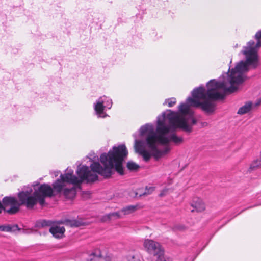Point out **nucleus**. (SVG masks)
Returning a JSON list of instances; mask_svg holds the SVG:
<instances>
[{"label":"nucleus","mask_w":261,"mask_h":261,"mask_svg":"<svg viewBox=\"0 0 261 261\" xmlns=\"http://www.w3.org/2000/svg\"><path fill=\"white\" fill-rule=\"evenodd\" d=\"M257 42L249 41L240 53L244 60L239 62L235 67L219 81L210 80L207 84V91L203 86H199L192 91V97L187 98L185 103L178 106L179 112H175V130L180 128L185 132H192V126L196 123L193 117V107H200L204 111L211 113L214 111V101L223 98L226 93H232L247 78L246 73L259 65L258 50L261 46V30L255 34Z\"/></svg>","instance_id":"f257e3e1"},{"label":"nucleus","mask_w":261,"mask_h":261,"mask_svg":"<svg viewBox=\"0 0 261 261\" xmlns=\"http://www.w3.org/2000/svg\"><path fill=\"white\" fill-rule=\"evenodd\" d=\"M127 154L125 145L114 146L108 153H103L100 156L102 165L98 162H93L90 166L91 170L85 165L78 166L76 173L79 177L73 174L72 169L68 168L64 174H61L60 179L53 184L54 190L58 193H62L66 198L72 199L76 194L74 186H80L84 181L87 182L96 181L98 179L97 174L108 178L115 170L122 175V163Z\"/></svg>","instance_id":"f03ea898"},{"label":"nucleus","mask_w":261,"mask_h":261,"mask_svg":"<svg viewBox=\"0 0 261 261\" xmlns=\"http://www.w3.org/2000/svg\"><path fill=\"white\" fill-rule=\"evenodd\" d=\"M53 189L48 184L40 185L37 188L33 185L32 187H24L22 191L18 194L20 203L15 198L6 196L3 199V210L7 213L13 214L17 213L21 205H25L27 208H33L37 203L43 206L45 203V198L53 195Z\"/></svg>","instance_id":"7ed1b4c3"},{"label":"nucleus","mask_w":261,"mask_h":261,"mask_svg":"<svg viewBox=\"0 0 261 261\" xmlns=\"http://www.w3.org/2000/svg\"><path fill=\"white\" fill-rule=\"evenodd\" d=\"M112 100L105 95L100 97L93 104L95 114L98 117L105 118L107 116L105 109H110L112 106Z\"/></svg>","instance_id":"20e7f679"},{"label":"nucleus","mask_w":261,"mask_h":261,"mask_svg":"<svg viewBox=\"0 0 261 261\" xmlns=\"http://www.w3.org/2000/svg\"><path fill=\"white\" fill-rule=\"evenodd\" d=\"M143 246L148 252L153 254L154 255L158 256L163 253V249L161 245L152 240H145Z\"/></svg>","instance_id":"39448f33"},{"label":"nucleus","mask_w":261,"mask_h":261,"mask_svg":"<svg viewBox=\"0 0 261 261\" xmlns=\"http://www.w3.org/2000/svg\"><path fill=\"white\" fill-rule=\"evenodd\" d=\"M191 205L194 208L191 210L192 212L194 211L201 212L203 211L205 208L204 203L199 197L193 198L191 203Z\"/></svg>","instance_id":"423d86ee"},{"label":"nucleus","mask_w":261,"mask_h":261,"mask_svg":"<svg viewBox=\"0 0 261 261\" xmlns=\"http://www.w3.org/2000/svg\"><path fill=\"white\" fill-rule=\"evenodd\" d=\"M104 256L99 249H94L86 258L85 261H103Z\"/></svg>","instance_id":"0eeeda50"},{"label":"nucleus","mask_w":261,"mask_h":261,"mask_svg":"<svg viewBox=\"0 0 261 261\" xmlns=\"http://www.w3.org/2000/svg\"><path fill=\"white\" fill-rule=\"evenodd\" d=\"M65 230V228L63 226H51L49 228V232L57 238H61L63 236Z\"/></svg>","instance_id":"6e6552de"},{"label":"nucleus","mask_w":261,"mask_h":261,"mask_svg":"<svg viewBox=\"0 0 261 261\" xmlns=\"http://www.w3.org/2000/svg\"><path fill=\"white\" fill-rule=\"evenodd\" d=\"M20 229L16 224H8L0 225V231L7 232H15L19 231Z\"/></svg>","instance_id":"1a4fd4ad"},{"label":"nucleus","mask_w":261,"mask_h":261,"mask_svg":"<svg viewBox=\"0 0 261 261\" xmlns=\"http://www.w3.org/2000/svg\"><path fill=\"white\" fill-rule=\"evenodd\" d=\"M138 208V205H128L122 208L120 212L122 215H129L136 211Z\"/></svg>","instance_id":"9d476101"},{"label":"nucleus","mask_w":261,"mask_h":261,"mask_svg":"<svg viewBox=\"0 0 261 261\" xmlns=\"http://www.w3.org/2000/svg\"><path fill=\"white\" fill-rule=\"evenodd\" d=\"M252 106V103L251 101H248L245 104L239 108L237 113L240 115L245 114L250 111Z\"/></svg>","instance_id":"9b49d317"},{"label":"nucleus","mask_w":261,"mask_h":261,"mask_svg":"<svg viewBox=\"0 0 261 261\" xmlns=\"http://www.w3.org/2000/svg\"><path fill=\"white\" fill-rule=\"evenodd\" d=\"M122 214L120 212V211L119 212L111 213L108 214V215L105 216L102 219L103 221H106L111 220L113 218H120L122 217Z\"/></svg>","instance_id":"f8f14e48"},{"label":"nucleus","mask_w":261,"mask_h":261,"mask_svg":"<svg viewBox=\"0 0 261 261\" xmlns=\"http://www.w3.org/2000/svg\"><path fill=\"white\" fill-rule=\"evenodd\" d=\"M53 224V222L49 220H40L38 221L36 223L35 227L38 228H43L46 226H51Z\"/></svg>","instance_id":"ddd939ff"},{"label":"nucleus","mask_w":261,"mask_h":261,"mask_svg":"<svg viewBox=\"0 0 261 261\" xmlns=\"http://www.w3.org/2000/svg\"><path fill=\"white\" fill-rule=\"evenodd\" d=\"M176 103V99L175 98L172 97L165 99L163 105H167L169 107H172Z\"/></svg>","instance_id":"4468645a"},{"label":"nucleus","mask_w":261,"mask_h":261,"mask_svg":"<svg viewBox=\"0 0 261 261\" xmlns=\"http://www.w3.org/2000/svg\"><path fill=\"white\" fill-rule=\"evenodd\" d=\"M127 167L130 170H136L139 166L138 165L132 161H129L127 164Z\"/></svg>","instance_id":"2eb2a0df"},{"label":"nucleus","mask_w":261,"mask_h":261,"mask_svg":"<svg viewBox=\"0 0 261 261\" xmlns=\"http://www.w3.org/2000/svg\"><path fill=\"white\" fill-rule=\"evenodd\" d=\"M261 167V160H256L253 162L252 164L250 165L249 169L250 170H254L256 168Z\"/></svg>","instance_id":"dca6fc26"},{"label":"nucleus","mask_w":261,"mask_h":261,"mask_svg":"<svg viewBox=\"0 0 261 261\" xmlns=\"http://www.w3.org/2000/svg\"><path fill=\"white\" fill-rule=\"evenodd\" d=\"M186 229V227L182 224H177L174 226V229L176 230L183 231Z\"/></svg>","instance_id":"f3484780"},{"label":"nucleus","mask_w":261,"mask_h":261,"mask_svg":"<svg viewBox=\"0 0 261 261\" xmlns=\"http://www.w3.org/2000/svg\"><path fill=\"white\" fill-rule=\"evenodd\" d=\"M66 223L67 224H69V225H70L71 226H75V227H78L80 225V223H78L76 221H66Z\"/></svg>","instance_id":"a211bd4d"},{"label":"nucleus","mask_w":261,"mask_h":261,"mask_svg":"<svg viewBox=\"0 0 261 261\" xmlns=\"http://www.w3.org/2000/svg\"><path fill=\"white\" fill-rule=\"evenodd\" d=\"M156 261H169L164 256L163 253L162 254H159L157 257V259Z\"/></svg>","instance_id":"6ab92c4d"},{"label":"nucleus","mask_w":261,"mask_h":261,"mask_svg":"<svg viewBox=\"0 0 261 261\" xmlns=\"http://www.w3.org/2000/svg\"><path fill=\"white\" fill-rule=\"evenodd\" d=\"M128 261H140V260L138 257L131 256L129 257Z\"/></svg>","instance_id":"aec40b11"},{"label":"nucleus","mask_w":261,"mask_h":261,"mask_svg":"<svg viewBox=\"0 0 261 261\" xmlns=\"http://www.w3.org/2000/svg\"><path fill=\"white\" fill-rule=\"evenodd\" d=\"M167 189H164L163 190L161 193H160V196H163L164 195H165L166 194V193L167 192Z\"/></svg>","instance_id":"412c9836"},{"label":"nucleus","mask_w":261,"mask_h":261,"mask_svg":"<svg viewBox=\"0 0 261 261\" xmlns=\"http://www.w3.org/2000/svg\"><path fill=\"white\" fill-rule=\"evenodd\" d=\"M3 211V205H2V202L0 201V214L2 213Z\"/></svg>","instance_id":"4be33fe9"},{"label":"nucleus","mask_w":261,"mask_h":261,"mask_svg":"<svg viewBox=\"0 0 261 261\" xmlns=\"http://www.w3.org/2000/svg\"><path fill=\"white\" fill-rule=\"evenodd\" d=\"M59 173V171H56V172H55V176L56 177L58 175Z\"/></svg>","instance_id":"5701e85b"},{"label":"nucleus","mask_w":261,"mask_h":261,"mask_svg":"<svg viewBox=\"0 0 261 261\" xmlns=\"http://www.w3.org/2000/svg\"><path fill=\"white\" fill-rule=\"evenodd\" d=\"M22 232L24 233H27V231L25 230H23Z\"/></svg>","instance_id":"b1692460"},{"label":"nucleus","mask_w":261,"mask_h":261,"mask_svg":"<svg viewBox=\"0 0 261 261\" xmlns=\"http://www.w3.org/2000/svg\"><path fill=\"white\" fill-rule=\"evenodd\" d=\"M238 46V44H237L236 45V46H234V47H237Z\"/></svg>","instance_id":"393cba45"},{"label":"nucleus","mask_w":261,"mask_h":261,"mask_svg":"<svg viewBox=\"0 0 261 261\" xmlns=\"http://www.w3.org/2000/svg\"><path fill=\"white\" fill-rule=\"evenodd\" d=\"M261 160V151H260V159Z\"/></svg>","instance_id":"a878e982"},{"label":"nucleus","mask_w":261,"mask_h":261,"mask_svg":"<svg viewBox=\"0 0 261 261\" xmlns=\"http://www.w3.org/2000/svg\"><path fill=\"white\" fill-rule=\"evenodd\" d=\"M244 211V210H242V211H241L240 213H242V212H243Z\"/></svg>","instance_id":"bb28decb"}]
</instances>
